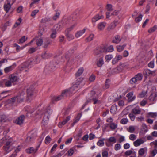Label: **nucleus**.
<instances>
[{"mask_svg":"<svg viewBox=\"0 0 157 157\" xmlns=\"http://www.w3.org/2000/svg\"><path fill=\"white\" fill-rule=\"evenodd\" d=\"M52 110L49 106H45L43 108V109H37L34 113L33 114V116H36L37 115H41L44 114V118L43 120L42 124L44 125H45L48 123L49 118L50 115L52 113Z\"/></svg>","mask_w":157,"mask_h":157,"instance_id":"1","label":"nucleus"},{"mask_svg":"<svg viewBox=\"0 0 157 157\" xmlns=\"http://www.w3.org/2000/svg\"><path fill=\"white\" fill-rule=\"evenodd\" d=\"M2 143L4 144L3 149L7 153L10 152L13 149L12 140L6 136L2 139Z\"/></svg>","mask_w":157,"mask_h":157,"instance_id":"2","label":"nucleus"},{"mask_svg":"<svg viewBox=\"0 0 157 157\" xmlns=\"http://www.w3.org/2000/svg\"><path fill=\"white\" fill-rule=\"evenodd\" d=\"M70 94L68 90H65L63 91L61 95L53 96L51 99L52 102L53 103H55L58 101L69 96Z\"/></svg>","mask_w":157,"mask_h":157,"instance_id":"3","label":"nucleus"},{"mask_svg":"<svg viewBox=\"0 0 157 157\" xmlns=\"http://www.w3.org/2000/svg\"><path fill=\"white\" fill-rule=\"evenodd\" d=\"M40 62L39 59L36 58V59H31L27 62L23 63V65L28 68H30L35 64L39 63Z\"/></svg>","mask_w":157,"mask_h":157,"instance_id":"4","label":"nucleus"},{"mask_svg":"<svg viewBox=\"0 0 157 157\" xmlns=\"http://www.w3.org/2000/svg\"><path fill=\"white\" fill-rule=\"evenodd\" d=\"M114 50V48L112 45H111L106 48L105 47H103L95 51L94 53L96 55H98L102 52H111Z\"/></svg>","mask_w":157,"mask_h":157,"instance_id":"5","label":"nucleus"},{"mask_svg":"<svg viewBox=\"0 0 157 157\" xmlns=\"http://www.w3.org/2000/svg\"><path fill=\"white\" fill-rule=\"evenodd\" d=\"M89 96L90 97V100H93L94 104L100 103V101L98 99V94H96L94 91H92L89 95Z\"/></svg>","mask_w":157,"mask_h":157,"instance_id":"6","label":"nucleus"},{"mask_svg":"<svg viewBox=\"0 0 157 157\" xmlns=\"http://www.w3.org/2000/svg\"><path fill=\"white\" fill-rule=\"evenodd\" d=\"M142 75L141 74L139 73L132 78L130 81V83L131 84H137L141 80Z\"/></svg>","mask_w":157,"mask_h":157,"instance_id":"7","label":"nucleus"},{"mask_svg":"<svg viewBox=\"0 0 157 157\" xmlns=\"http://www.w3.org/2000/svg\"><path fill=\"white\" fill-rule=\"evenodd\" d=\"M34 88L33 86H31L27 89V100L28 101L32 99V96L33 95Z\"/></svg>","mask_w":157,"mask_h":157,"instance_id":"8","label":"nucleus"},{"mask_svg":"<svg viewBox=\"0 0 157 157\" xmlns=\"http://www.w3.org/2000/svg\"><path fill=\"white\" fill-rule=\"evenodd\" d=\"M143 74L146 77L149 76H154L156 74V71H152L148 69H146L143 71Z\"/></svg>","mask_w":157,"mask_h":157,"instance_id":"9","label":"nucleus"},{"mask_svg":"<svg viewBox=\"0 0 157 157\" xmlns=\"http://www.w3.org/2000/svg\"><path fill=\"white\" fill-rule=\"evenodd\" d=\"M25 118V117L24 115H21L16 119L15 122L17 124L22 125L23 124Z\"/></svg>","mask_w":157,"mask_h":157,"instance_id":"10","label":"nucleus"},{"mask_svg":"<svg viewBox=\"0 0 157 157\" xmlns=\"http://www.w3.org/2000/svg\"><path fill=\"white\" fill-rule=\"evenodd\" d=\"M85 83V82L83 80V78H80L77 80L76 84L78 88H79L84 86Z\"/></svg>","mask_w":157,"mask_h":157,"instance_id":"11","label":"nucleus"},{"mask_svg":"<svg viewBox=\"0 0 157 157\" xmlns=\"http://www.w3.org/2000/svg\"><path fill=\"white\" fill-rule=\"evenodd\" d=\"M147 147H145L140 149L138 151V155L140 157L144 156L147 153Z\"/></svg>","mask_w":157,"mask_h":157,"instance_id":"12","label":"nucleus"},{"mask_svg":"<svg viewBox=\"0 0 157 157\" xmlns=\"http://www.w3.org/2000/svg\"><path fill=\"white\" fill-rule=\"evenodd\" d=\"M123 57L121 55L117 54L115 57L113 59L112 63L113 64H116L118 62L122 59Z\"/></svg>","mask_w":157,"mask_h":157,"instance_id":"13","label":"nucleus"},{"mask_svg":"<svg viewBox=\"0 0 157 157\" xmlns=\"http://www.w3.org/2000/svg\"><path fill=\"white\" fill-rule=\"evenodd\" d=\"M107 23L105 22H101L99 23L97 25L98 29L100 31L103 30L106 26Z\"/></svg>","mask_w":157,"mask_h":157,"instance_id":"14","label":"nucleus"},{"mask_svg":"<svg viewBox=\"0 0 157 157\" xmlns=\"http://www.w3.org/2000/svg\"><path fill=\"white\" fill-rule=\"evenodd\" d=\"M145 141L146 140L143 139H138L134 142L133 144L135 146L138 147L143 144Z\"/></svg>","mask_w":157,"mask_h":157,"instance_id":"15","label":"nucleus"},{"mask_svg":"<svg viewBox=\"0 0 157 157\" xmlns=\"http://www.w3.org/2000/svg\"><path fill=\"white\" fill-rule=\"evenodd\" d=\"M78 89V86L74 85L68 90L71 94H74L75 93Z\"/></svg>","mask_w":157,"mask_h":157,"instance_id":"16","label":"nucleus"},{"mask_svg":"<svg viewBox=\"0 0 157 157\" xmlns=\"http://www.w3.org/2000/svg\"><path fill=\"white\" fill-rule=\"evenodd\" d=\"M38 150V148L35 149L33 147H30L26 149V152L28 154H34L36 153Z\"/></svg>","mask_w":157,"mask_h":157,"instance_id":"17","label":"nucleus"},{"mask_svg":"<svg viewBox=\"0 0 157 157\" xmlns=\"http://www.w3.org/2000/svg\"><path fill=\"white\" fill-rule=\"evenodd\" d=\"M104 17L103 15H100L99 14H97L94 16L92 19V21L93 22H95L98 20Z\"/></svg>","mask_w":157,"mask_h":157,"instance_id":"18","label":"nucleus"},{"mask_svg":"<svg viewBox=\"0 0 157 157\" xmlns=\"http://www.w3.org/2000/svg\"><path fill=\"white\" fill-rule=\"evenodd\" d=\"M11 5L10 4V2L8 1L7 3H6L4 5V9L5 10L7 13L9 12V10L11 8Z\"/></svg>","mask_w":157,"mask_h":157,"instance_id":"19","label":"nucleus"},{"mask_svg":"<svg viewBox=\"0 0 157 157\" xmlns=\"http://www.w3.org/2000/svg\"><path fill=\"white\" fill-rule=\"evenodd\" d=\"M127 96L128 98V100L129 102L133 101L135 98V96L133 95V93L132 92H130L128 94Z\"/></svg>","mask_w":157,"mask_h":157,"instance_id":"20","label":"nucleus"},{"mask_svg":"<svg viewBox=\"0 0 157 157\" xmlns=\"http://www.w3.org/2000/svg\"><path fill=\"white\" fill-rule=\"evenodd\" d=\"M86 29L85 28L82 30L77 31L75 33V36L76 38H78L82 35L85 32Z\"/></svg>","mask_w":157,"mask_h":157,"instance_id":"21","label":"nucleus"},{"mask_svg":"<svg viewBox=\"0 0 157 157\" xmlns=\"http://www.w3.org/2000/svg\"><path fill=\"white\" fill-rule=\"evenodd\" d=\"M52 56V54L48 52H44L41 55V56L44 59H47Z\"/></svg>","mask_w":157,"mask_h":157,"instance_id":"22","label":"nucleus"},{"mask_svg":"<svg viewBox=\"0 0 157 157\" xmlns=\"http://www.w3.org/2000/svg\"><path fill=\"white\" fill-rule=\"evenodd\" d=\"M125 154L126 156H129L131 155H136V153L133 150H130L126 151L125 153Z\"/></svg>","mask_w":157,"mask_h":157,"instance_id":"23","label":"nucleus"},{"mask_svg":"<svg viewBox=\"0 0 157 157\" xmlns=\"http://www.w3.org/2000/svg\"><path fill=\"white\" fill-rule=\"evenodd\" d=\"M157 96V94L156 93H152L149 97V100L151 101H155L156 100V98Z\"/></svg>","mask_w":157,"mask_h":157,"instance_id":"24","label":"nucleus"},{"mask_svg":"<svg viewBox=\"0 0 157 157\" xmlns=\"http://www.w3.org/2000/svg\"><path fill=\"white\" fill-rule=\"evenodd\" d=\"M132 112L136 114H139L140 113L141 110L139 107H136L133 109Z\"/></svg>","mask_w":157,"mask_h":157,"instance_id":"25","label":"nucleus"},{"mask_svg":"<svg viewBox=\"0 0 157 157\" xmlns=\"http://www.w3.org/2000/svg\"><path fill=\"white\" fill-rule=\"evenodd\" d=\"M117 110V106L115 105H113L111 109L110 112L111 113L113 114H115L116 113V112Z\"/></svg>","mask_w":157,"mask_h":157,"instance_id":"26","label":"nucleus"},{"mask_svg":"<svg viewBox=\"0 0 157 157\" xmlns=\"http://www.w3.org/2000/svg\"><path fill=\"white\" fill-rule=\"evenodd\" d=\"M126 44H124L123 45H118L117 46V49L118 52H120L122 51L125 47L126 46Z\"/></svg>","mask_w":157,"mask_h":157,"instance_id":"27","label":"nucleus"},{"mask_svg":"<svg viewBox=\"0 0 157 157\" xmlns=\"http://www.w3.org/2000/svg\"><path fill=\"white\" fill-rule=\"evenodd\" d=\"M26 111H27L28 113L32 114L35 111L34 109H32L29 106H27L25 108Z\"/></svg>","mask_w":157,"mask_h":157,"instance_id":"28","label":"nucleus"},{"mask_svg":"<svg viewBox=\"0 0 157 157\" xmlns=\"http://www.w3.org/2000/svg\"><path fill=\"white\" fill-rule=\"evenodd\" d=\"M121 40L120 36L118 35H117L115 36L113 40V42L115 43H119Z\"/></svg>","mask_w":157,"mask_h":157,"instance_id":"29","label":"nucleus"},{"mask_svg":"<svg viewBox=\"0 0 157 157\" xmlns=\"http://www.w3.org/2000/svg\"><path fill=\"white\" fill-rule=\"evenodd\" d=\"M14 68V67L13 66H11L5 68L4 69L5 72L6 73H7L10 71H12Z\"/></svg>","mask_w":157,"mask_h":157,"instance_id":"30","label":"nucleus"},{"mask_svg":"<svg viewBox=\"0 0 157 157\" xmlns=\"http://www.w3.org/2000/svg\"><path fill=\"white\" fill-rule=\"evenodd\" d=\"M30 136H29L30 139L33 138L37 136V133L36 130H33L32 131L30 132Z\"/></svg>","mask_w":157,"mask_h":157,"instance_id":"31","label":"nucleus"},{"mask_svg":"<svg viewBox=\"0 0 157 157\" xmlns=\"http://www.w3.org/2000/svg\"><path fill=\"white\" fill-rule=\"evenodd\" d=\"M22 94H21L17 96V101L18 102H21L24 99V97H22Z\"/></svg>","mask_w":157,"mask_h":157,"instance_id":"32","label":"nucleus"},{"mask_svg":"<svg viewBox=\"0 0 157 157\" xmlns=\"http://www.w3.org/2000/svg\"><path fill=\"white\" fill-rule=\"evenodd\" d=\"M17 77L14 75H11L10 76V80L13 83L17 81Z\"/></svg>","mask_w":157,"mask_h":157,"instance_id":"33","label":"nucleus"},{"mask_svg":"<svg viewBox=\"0 0 157 157\" xmlns=\"http://www.w3.org/2000/svg\"><path fill=\"white\" fill-rule=\"evenodd\" d=\"M148 117L151 118H155L157 116L156 112H149L147 114Z\"/></svg>","mask_w":157,"mask_h":157,"instance_id":"34","label":"nucleus"},{"mask_svg":"<svg viewBox=\"0 0 157 157\" xmlns=\"http://www.w3.org/2000/svg\"><path fill=\"white\" fill-rule=\"evenodd\" d=\"M60 12L59 11H56V13L52 17V19L54 20H56L59 18V17Z\"/></svg>","mask_w":157,"mask_h":157,"instance_id":"35","label":"nucleus"},{"mask_svg":"<svg viewBox=\"0 0 157 157\" xmlns=\"http://www.w3.org/2000/svg\"><path fill=\"white\" fill-rule=\"evenodd\" d=\"M84 69L82 67L79 68L75 74L76 76L78 77L80 76L82 73Z\"/></svg>","mask_w":157,"mask_h":157,"instance_id":"36","label":"nucleus"},{"mask_svg":"<svg viewBox=\"0 0 157 157\" xmlns=\"http://www.w3.org/2000/svg\"><path fill=\"white\" fill-rule=\"evenodd\" d=\"M104 63V61L102 58L99 59L97 62V65L98 67H101Z\"/></svg>","mask_w":157,"mask_h":157,"instance_id":"37","label":"nucleus"},{"mask_svg":"<svg viewBox=\"0 0 157 157\" xmlns=\"http://www.w3.org/2000/svg\"><path fill=\"white\" fill-rule=\"evenodd\" d=\"M66 36L68 40L69 41L72 40L74 38V36L73 35L69 34L68 33H66Z\"/></svg>","mask_w":157,"mask_h":157,"instance_id":"38","label":"nucleus"},{"mask_svg":"<svg viewBox=\"0 0 157 157\" xmlns=\"http://www.w3.org/2000/svg\"><path fill=\"white\" fill-rule=\"evenodd\" d=\"M51 18L49 17H46L42 19L41 22L43 23H46L47 22L50 21H51Z\"/></svg>","mask_w":157,"mask_h":157,"instance_id":"39","label":"nucleus"},{"mask_svg":"<svg viewBox=\"0 0 157 157\" xmlns=\"http://www.w3.org/2000/svg\"><path fill=\"white\" fill-rule=\"evenodd\" d=\"M109 126L111 130H113L117 128V125L113 122L110 124Z\"/></svg>","mask_w":157,"mask_h":157,"instance_id":"40","label":"nucleus"},{"mask_svg":"<svg viewBox=\"0 0 157 157\" xmlns=\"http://www.w3.org/2000/svg\"><path fill=\"white\" fill-rule=\"evenodd\" d=\"M10 91H4L2 92L0 94V100H2V99L6 97L7 96V95L6 96H4L3 95V94L5 93H10Z\"/></svg>","mask_w":157,"mask_h":157,"instance_id":"41","label":"nucleus"},{"mask_svg":"<svg viewBox=\"0 0 157 157\" xmlns=\"http://www.w3.org/2000/svg\"><path fill=\"white\" fill-rule=\"evenodd\" d=\"M157 29V26L155 25L153 27L150 28L148 30V33H151L155 32Z\"/></svg>","mask_w":157,"mask_h":157,"instance_id":"42","label":"nucleus"},{"mask_svg":"<svg viewBox=\"0 0 157 157\" xmlns=\"http://www.w3.org/2000/svg\"><path fill=\"white\" fill-rule=\"evenodd\" d=\"M113 58V56L112 55L110 54L106 55L105 57V59L106 61L109 62Z\"/></svg>","mask_w":157,"mask_h":157,"instance_id":"43","label":"nucleus"},{"mask_svg":"<svg viewBox=\"0 0 157 157\" xmlns=\"http://www.w3.org/2000/svg\"><path fill=\"white\" fill-rule=\"evenodd\" d=\"M135 130V127L133 126H130L128 129V131L130 133H133Z\"/></svg>","mask_w":157,"mask_h":157,"instance_id":"44","label":"nucleus"},{"mask_svg":"<svg viewBox=\"0 0 157 157\" xmlns=\"http://www.w3.org/2000/svg\"><path fill=\"white\" fill-rule=\"evenodd\" d=\"M147 91H143L139 95L140 98H142L145 97L147 95Z\"/></svg>","mask_w":157,"mask_h":157,"instance_id":"45","label":"nucleus"},{"mask_svg":"<svg viewBox=\"0 0 157 157\" xmlns=\"http://www.w3.org/2000/svg\"><path fill=\"white\" fill-rule=\"evenodd\" d=\"M150 153L151 157H154L157 154V149L155 148L153 150L151 151Z\"/></svg>","mask_w":157,"mask_h":157,"instance_id":"46","label":"nucleus"},{"mask_svg":"<svg viewBox=\"0 0 157 157\" xmlns=\"http://www.w3.org/2000/svg\"><path fill=\"white\" fill-rule=\"evenodd\" d=\"M14 47H16V50L17 52H18L20 50L23 49L24 48V47H21L16 44H14Z\"/></svg>","mask_w":157,"mask_h":157,"instance_id":"47","label":"nucleus"},{"mask_svg":"<svg viewBox=\"0 0 157 157\" xmlns=\"http://www.w3.org/2000/svg\"><path fill=\"white\" fill-rule=\"evenodd\" d=\"M36 44L38 46L41 45L43 43L42 40L40 38L37 39L36 41Z\"/></svg>","mask_w":157,"mask_h":157,"instance_id":"48","label":"nucleus"},{"mask_svg":"<svg viewBox=\"0 0 157 157\" xmlns=\"http://www.w3.org/2000/svg\"><path fill=\"white\" fill-rule=\"evenodd\" d=\"M16 101H17V97L15 96L8 100V101L9 103H11L14 102Z\"/></svg>","mask_w":157,"mask_h":157,"instance_id":"49","label":"nucleus"},{"mask_svg":"<svg viewBox=\"0 0 157 157\" xmlns=\"http://www.w3.org/2000/svg\"><path fill=\"white\" fill-rule=\"evenodd\" d=\"M104 139L99 140L97 143V144L99 146H102L104 145V143L103 140Z\"/></svg>","mask_w":157,"mask_h":157,"instance_id":"50","label":"nucleus"},{"mask_svg":"<svg viewBox=\"0 0 157 157\" xmlns=\"http://www.w3.org/2000/svg\"><path fill=\"white\" fill-rule=\"evenodd\" d=\"M142 127L143 130L145 132H147L148 130L147 126L145 124H142Z\"/></svg>","mask_w":157,"mask_h":157,"instance_id":"51","label":"nucleus"},{"mask_svg":"<svg viewBox=\"0 0 157 157\" xmlns=\"http://www.w3.org/2000/svg\"><path fill=\"white\" fill-rule=\"evenodd\" d=\"M128 120L127 118H123L121 119L120 121V123L122 124H126L128 122Z\"/></svg>","mask_w":157,"mask_h":157,"instance_id":"52","label":"nucleus"},{"mask_svg":"<svg viewBox=\"0 0 157 157\" xmlns=\"http://www.w3.org/2000/svg\"><path fill=\"white\" fill-rule=\"evenodd\" d=\"M109 142H112L113 143H115L117 140L114 137H111L109 139Z\"/></svg>","mask_w":157,"mask_h":157,"instance_id":"53","label":"nucleus"},{"mask_svg":"<svg viewBox=\"0 0 157 157\" xmlns=\"http://www.w3.org/2000/svg\"><path fill=\"white\" fill-rule=\"evenodd\" d=\"M46 68L48 69L50 71H52L54 69L55 67L51 63L50 65H48L46 67Z\"/></svg>","mask_w":157,"mask_h":157,"instance_id":"54","label":"nucleus"},{"mask_svg":"<svg viewBox=\"0 0 157 157\" xmlns=\"http://www.w3.org/2000/svg\"><path fill=\"white\" fill-rule=\"evenodd\" d=\"M110 80L108 79H107L106 80L105 85V88L107 89L109 87V83L110 82Z\"/></svg>","mask_w":157,"mask_h":157,"instance_id":"55","label":"nucleus"},{"mask_svg":"<svg viewBox=\"0 0 157 157\" xmlns=\"http://www.w3.org/2000/svg\"><path fill=\"white\" fill-rule=\"evenodd\" d=\"M143 15L142 14H140L135 19V21L136 22H138L142 20Z\"/></svg>","mask_w":157,"mask_h":157,"instance_id":"56","label":"nucleus"},{"mask_svg":"<svg viewBox=\"0 0 157 157\" xmlns=\"http://www.w3.org/2000/svg\"><path fill=\"white\" fill-rule=\"evenodd\" d=\"M148 66L149 67L151 68H153L154 67V61L152 60L148 64Z\"/></svg>","mask_w":157,"mask_h":157,"instance_id":"57","label":"nucleus"},{"mask_svg":"<svg viewBox=\"0 0 157 157\" xmlns=\"http://www.w3.org/2000/svg\"><path fill=\"white\" fill-rule=\"evenodd\" d=\"M95 79V76L93 74H92L89 77V80L90 82H93L94 81Z\"/></svg>","mask_w":157,"mask_h":157,"instance_id":"58","label":"nucleus"},{"mask_svg":"<svg viewBox=\"0 0 157 157\" xmlns=\"http://www.w3.org/2000/svg\"><path fill=\"white\" fill-rule=\"evenodd\" d=\"M56 31L55 30L52 31V33L51 34L50 36L52 38H54L56 37Z\"/></svg>","mask_w":157,"mask_h":157,"instance_id":"59","label":"nucleus"},{"mask_svg":"<svg viewBox=\"0 0 157 157\" xmlns=\"http://www.w3.org/2000/svg\"><path fill=\"white\" fill-rule=\"evenodd\" d=\"M12 82L10 80H7L5 82V86L7 87H10L11 86Z\"/></svg>","mask_w":157,"mask_h":157,"instance_id":"60","label":"nucleus"},{"mask_svg":"<svg viewBox=\"0 0 157 157\" xmlns=\"http://www.w3.org/2000/svg\"><path fill=\"white\" fill-rule=\"evenodd\" d=\"M51 140V138H50L49 136H48L46 137L45 142L46 144H48L50 142Z\"/></svg>","mask_w":157,"mask_h":157,"instance_id":"61","label":"nucleus"},{"mask_svg":"<svg viewBox=\"0 0 157 157\" xmlns=\"http://www.w3.org/2000/svg\"><path fill=\"white\" fill-rule=\"evenodd\" d=\"M27 39V37L25 36H23L21 39L19 40V43H23L25 42L26 40Z\"/></svg>","mask_w":157,"mask_h":157,"instance_id":"62","label":"nucleus"},{"mask_svg":"<svg viewBox=\"0 0 157 157\" xmlns=\"http://www.w3.org/2000/svg\"><path fill=\"white\" fill-rule=\"evenodd\" d=\"M129 138L131 140L134 141L136 138V136L135 134H131L129 136Z\"/></svg>","mask_w":157,"mask_h":157,"instance_id":"63","label":"nucleus"},{"mask_svg":"<svg viewBox=\"0 0 157 157\" xmlns=\"http://www.w3.org/2000/svg\"><path fill=\"white\" fill-rule=\"evenodd\" d=\"M107 11H111L113 10L112 6L111 4H107L106 6Z\"/></svg>","mask_w":157,"mask_h":157,"instance_id":"64","label":"nucleus"}]
</instances>
